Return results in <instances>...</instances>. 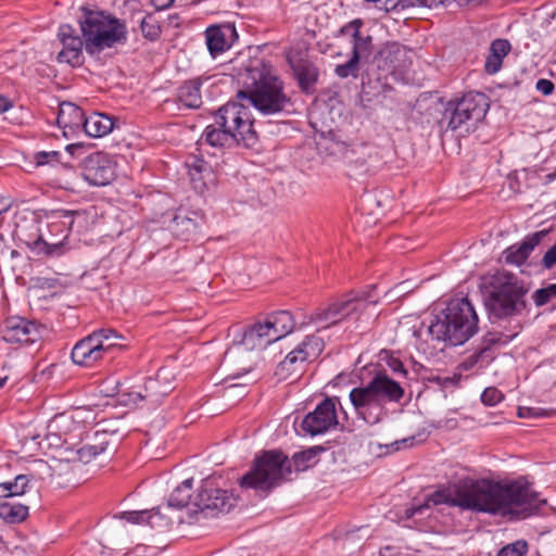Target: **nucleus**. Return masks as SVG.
Segmentation results:
<instances>
[{"label": "nucleus", "mask_w": 556, "mask_h": 556, "mask_svg": "<svg viewBox=\"0 0 556 556\" xmlns=\"http://www.w3.org/2000/svg\"><path fill=\"white\" fill-rule=\"evenodd\" d=\"M11 105V102L5 97L0 96V113L8 111Z\"/></svg>", "instance_id": "57"}, {"label": "nucleus", "mask_w": 556, "mask_h": 556, "mask_svg": "<svg viewBox=\"0 0 556 556\" xmlns=\"http://www.w3.org/2000/svg\"><path fill=\"white\" fill-rule=\"evenodd\" d=\"M7 380H8V376H3V377L0 376V388H2L5 384Z\"/></svg>", "instance_id": "61"}, {"label": "nucleus", "mask_w": 556, "mask_h": 556, "mask_svg": "<svg viewBox=\"0 0 556 556\" xmlns=\"http://www.w3.org/2000/svg\"><path fill=\"white\" fill-rule=\"evenodd\" d=\"M157 382L155 380L149 379L144 386V394L141 392H131L129 395L132 397V401L136 403L138 400H147L152 405L159 404L160 399L153 390L155 389Z\"/></svg>", "instance_id": "40"}, {"label": "nucleus", "mask_w": 556, "mask_h": 556, "mask_svg": "<svg viewBox=\"0 0 556 556\" xmlns=\"http://www.w3.org/2000/svg\"><path fill=\"white\" fill-rule=\"evenodd\" d=\"M83 215L84 213L80 211L58 210L52 212L49 217L50 222L48 228L52 237L60 236L61 238L59 240L51 239L48 241L43 239L42 236H39L33 243L27 242V244L33 245L34 249L38 250V252H43L46 255L58 253L73 228L75 217Z\"/></svg>", "instance_id": "10"}, {"label": "nucleus", "mask_w": 556, "mask_h": 556, "mask_svg": "<svg viewBox=\"0 0 556 556\" xmlns=\"http://www.w3.org/2000/svg\"><path fill=\"white\" fill-rule=\"evenodd\" d=\"M83 176L91 186H106L116 178L115 161L103 152H96L83 161Z\"/></svg>", "instance_id": "13"}, {"label": "nucleus", "mask_w": 556, "mask_h": 556, "mask_svg": "<svg viewBox=\"0 0 556 556\" xmlns=\"http://www.w3.org/2000/svg\"><path fill=\"white\" fill-rule=\"evenodd\" d=\"M510 51V43L506 39H495L490 47V53L504 59Z\"/></svg>", "instance_id": "47"}, {"label": "nucleus", "mask_w": 556, "mask_h": 556, "mask_svg": "<svg viewBox=\"0 0 556 556\" xmlns=\"http://www.w3.org/2000/svg\"><path fill=\"white\" fill-rule=\"evenodd\" d=\"M215 125L232 132L239 143L245 148H252L257 142L251 112L241 103L228 102L222 106L215 115Z\"/></svg>", "instance_id": "9"}, {"label": "nucleus", "mask_w": 556, "mask_h": 556, "mask_svg": "<svg viewBox=\"0 0 556 556\" xmlns=\"http://www.w3.org/2000/svg\"><path fill=\"white\" fill-rule=\"evenodd\" d=\"M61 153L59 151H41L34 155L37 166H42L52 163H59Z\"/></svg>", "instance_id": "45"}, {"label": "nucleus", "mask_w": 556, "mask_h": 556, "mask_svg": "<svg viewBox=\"0 0 556 556\" xmlns=\"http://www.w3.org/2000/svg\"><path fill=\"white\" fill-rule=\"evenodd\" d=\"M535 89L543 96H549L553 93L555 87L552 80L541 78L536 81Z\"/></svg>", "instance_id": "52"}, {"label": "nucleus", "mask_w": 556, "mask_h": 556, "mask_svg": "<svg viewBox=\"0 0 556 556\" xmlns=\"http://www.w3.org/2000/svg\"><path fill=\"white\" fill-rule=\"evenodd\" d=\"M363 24L361 18H356L343 25L339 30L341 35L352 37V55L361 61L367 60L372 52V38L361 31Z\"/></svg>", "instance_id": "20"}, {"label": "nucleus", "mask_w": 556, "mask_h": 556, "mask_svg": "<svg viewBox=\"0 0 556 556\" xmlns=\"http://www.w3.org/2000/svg\"><path fill=\"white\" fill-rule=\"evenodd\" d=\"M415 437H409L400 441L394 442L396 445V450H401L402 447L412 446L414 444Z\"/></svg>", "instance_id": "56"}, {"label": "nucleus", "mask_w": 556, "mask_h": 556, "mask_svg": "<svg viewBox=\"0 0 556 556\" xmlns=\"http://www.w3.org/2000/svg\"><path fill=\"white\" fill-rule=\"evenodd\" d=\"M237 38L236 27L231 23L212 25L205 30L206 46L213 58L228 50Z\"/></svg>", "instance_id": "17"}, {"label": "nucleus", "mask_w": 556, "mask_h": 556, "mask_svg": "<svg viewBox=\"0 0 556 556\" xmlns=\"http://www.w3.org/2000/svg\"><path fill=\"white\" fill-rule=\"evenodd\" d=\"M9 237L14 239L18 237V232L16 227H13L11 218L8 219V214H3L0 217V240L5 242Z\"/></svg>", "instance_id": "42"}, {"label": "nucleus", "mask_w": 556, "mask_h": 556, "mask_svg": "<svg viewBox=\"0 0 556 556\" xmlns=\"http://www.w3.org/2000/svg\"><path fill=\"white\" fill-rule=\"evenodd\" d=\"M309 321L323 327H329L340 323V314L334 302L330 303L327 307L318 308L313 315H311Z\"/></svg>", "instance_id": "35"}, {"label": "nucleus", "mask_w": 556, "mask_h": 556, "mask_svg": "<svg viewBox=\"0 0 556 556\" xmlns=\"http://www.w3.org/2000/svg\"><path fill=\"white\" fill-rule=\"evenodd\" d=\"M534 412V408H519V416L527 417Z\"/></svg>", "instance_id": "59"}, {"label": "nucleus", "mask_w": 556, "mask_h": 556, "mask_svg": "<svg viewBox=\"0 0 556 556\" xmlns=\"http://www.w3.org/2000/svg\"><path fill=\"white\" fill-rule=\"evenodd\" d=\"M392 368H393L394 371L406 372L404 367H403V364L400 361H395L394 364H392Z\"/></svg>", "instance_id": "58"}, {"label": "nucleus", "mask_w": 556, "mask_h": 556, "mask_svg": "<svg viewBox=\"0 0 556 556\" xmlns=\"http://www.w3.org/2000/svg\"><path fill=\"white\" fill-rule=\"evenodd\" d=\"M425 508H428V504H426L425 506L421 505V506L414 508V510L410 514H407V516L410 517L416 514H421Z\"/></svg>", "instance_id": "60"}, {"label": "nucleus", "mask_w": 556, "mask_h": 556, "mask_svg": "<svg viewBox=\"0 0 556 556\" xmlns=\"http://www.w3.org/2000/svg\"><path fill=\"white\" fill-rule=\"evenodd\" d=\"M532 300L538 307L549 303L556 305V283H551L535 290L532 294Z\"/></svg>", "instance_id": "37"}, {"label": "nucleus", "mask_w": 556, "mask_h": 556, "mask_svg": "<svg viewBox=\"0 0 556 556\" xmlns=\"http://www.w3.org/2000/svg\"><path fill=\"white\" fill-rule=\"evenodd\" d=\"M337 397H326L316 408L308 413L302 420L300 428L305 434L312 437L325 433L338 426Z\"/></svg>", "instance_id": "12"}, {"label": "nucleus", "mask_w": 556, "mask_h": 556, "mask_svg": "<svg viewBox=\"0 0 556 556\" xmlns=\"http://www.w3.org/2000/svg\"><path fill=\"white\" fill-rule=\"evenodd\" d=\"M43 328L35 321L22 317L5 319L1 333L9 343H34L41 338Z\"/></svg>", "instance_id": "15"}, {"label": "nucleus", "mask_w": 556, "mask_h": 556, "mask_svg": "<svg viewBox=\"0 0 556 556\" xmlns=\"http://www.w3.org/2000/svg\"><path fill=\"white\" fill-rule=\"evenodd\" d=\"M205 142L212 147L217 148H231L233 146H241L232 132H228L223 127L210 125L203 132Z\"/></svg>", "instance_id": "29"}, {"label": "nucleus", "mask_w": 556, "mask_h": 556, "mask_svg": "<svg viewBox=\"0 0 556 556\" xmlns=\"http://www.w3.org/2000/svg\"><path fill=\"white\" fill-rule=\"evenodd\" d=\"M29 478L26 475H18L13 481L0 483V500L12 498L26 493Z\"/></svg>", "instance_id": "33"}, {"label": "nucleus", "mask_w": 556, "mask_h": 556, "mask_svg": "<svg viewBox=\"0 0 556 556\" xmlns=\"http://www.w3.org/2000/svg\"><path fill=\"white\" fill-rule=\"evenodd\" d=\"M113 126V119L109 115L93 112L86 116L83 130L89 137L99 138L111 132Z\"/></svg>", "instance_id": "27"}, {"label": "nucleus", "mask_w": 556, "mask_h": 556, "mask_svg": "<svg viewBox=\"0 0 556 556\" xmlns=\"http://www.w3.org/2000/svg\"><path fill=\"white\" fill-rule=\"evenodd\" d=\"M292 77L303 93L313 94L319 79V68L311 59L303 56L300 51H289L286 54Z\"/></svg>", "instance_id": "14"}, {"label": "nucleus", "mask_w": 556, "mask_h": 556, "mask_svg": "<svg viewBox=\"0 0 556 556\" xmlns=\"http://www.w3.org/2000/svg\"><path fill=\"white\" fill-rule=\"evenodd\" d=\"M199 224L195 218L188 215L177 214L173 218V229L177 236H181L185 239L197 231Z\"/></svg>", "instance_id": "36"}, {"label": "nucleus", "mask_w": 556, "mask_h": 556, "mask_svg": "<svg viewBox=\"0 0 556 556\" xmlns=\"http://www.w3.org/2000/svg\"><path fill=\"white\" fill-rule=\"evenodd\" d=\"M242 89L238 98L248 100L264 115L289 112L292 99L285 91V83L270 63L263 59H250L238 72Z\"/></svg>", "instance_id": "4"}, {"label": "nucleus", "mask_w": 556, "mask_h": 556, "mask_svg": "<svg viewBox=\"0 0 556 556\" xmlns=\"http://www.w3.org/2000/svg\"><path fill=\"white\" fill-rule=\"evenodd\" d=\"M410 50L399 42H388L378 54L379 67L383 66L388 71H402L409 63Z\"/></svg>", "instance_id": "22"}, {"label": "nucleus", "mask_w": 556, "mask_h": 556, "mask_svg": "<svg viewBox=\"0 0 556 556\" xmlns=\"http://www.w3.org/2000/svg\"><path fill=\"white\" fill-rule=\"evenodd\" d=\"M547 230H540L528 235L520 243L507 248L503 255L507 264L520 266L527 262L533 250L547 236Z\"/></svg>", "instance_id": "19"}, {"label": "nucleus", "mask_w": 556, "mask_h": 556, "mask_svg": "<svg viewBox=\"0 0 556 556\" xmlns=\"http://www.w3.org/2000/svg\"><path fill=\"white\" fill-rule=\"evenodd\" d=\"M8 208L7 207H2L0 208V217L3 215V214H8Z\"/></svg>", "instance_id": "62"}, {"label": "nucleus", "mask_w": 556, "mask_h": 556, "mask_svg": "<svg viewBox=\"0 0 556 556\" xmlns=\"http://www.w3.org/2000/svg\"><path fill=\"white\" fill-rule=\"evenodd\" d=\"M193 479H186L181 484H179L169 495L168 497V506L175 508H184L186 507L191 500V491H192Z\"/></svg>", "instance_id": "34"}, {"label": "nucleus", "mask_w": 556, "mask_h": 556, "mask_svg": "<svg viewBox=\"0 0 556 556\" xmlns=\"http://www.w3.org/2000/svg\"><path fill=\"white\" fill-rule=\"evenodd\" d=\"M79 24L84 39L68 24L59 27L58 38L62 43V50L58 53L56 60L60 63H67L73 67L80 66L85 60L84 47L88 54L94 55L116 43H124L127 39L125 24L103 12L87 11Z\"/></svg>", "instance_id": "3"}, {"label": "nucleus", "mask_w": 556, "mask_h": 556, "mask_svg": "<svg viewBox=\"0 0 556 556\" xmlns=\"http://www.w3.org/2000/svg\"><path fill=\"white\" fill-rule=\"evenodd\" d=\"M201 85L202 81L200 78L186 81L178 89L179 102L188 109L200 108L202 104Z\"/></svg>", "instance_id": "28"}, {"label": "nucleus", "mask_w": 556, "mask_h": 556, "mask_svg": "<svg viewBox=\"0 0 556 556\" xmlns=\"http://www.w3.org/2000/svg\"><path fill=\"white\" fill-rule=\"evenodd\" d=\"M542 266L551 269L556 266V243L544 254L542 258Z\"/></svg>", "instance_id": "51"}, {"label": "nucleus", "mask_w": 556, "mask_h": 556, "mask_svg": "<svg viewBox=\"0 0 556 556\" xmlns=\"http://www.w3.org/2000/svg\"><path fill=\"white\" fill-rule=\"evenodd\" d=\"M478 315L467 298L452 300L428 326L432 339L450 345H462L478 331Z\"/></svg>", "instance_id": "6"}, {"label": "nucleus", "mask_w": 556, "mask_h": 556, "mask_svg": "<svg viewBox=\"0 0 556 556\" xmlns=\"http://www.w3.org/2000/svg\"><path fill=\"white\" fill-rule=\"evenodd\" d=\"M503 397L502 392L494 387L486 388L481 394L482 403L489 406L498 404Z\"/></svg>", "instance_id": "46"}, {"label": "nucleus", "mask_w": 556, "mask_h": 556, "mask_svg": "<svg viewBox=\"0 0 556 556\" xmlns=\"http://www.w3.org/2000/svg\"><path fill=\"white\" fill-rule=\"evenodd\" d=\"M86 147L84 143H72L66 146V151L73 156H80L84 153Z\"/></svg>", "instance_id": "53"}, {"label": "nucleus", "mask_w": 556, "mask_h": 556, "mask_svg": "<svg viewBox=\"0 0 556 556\" xmlns=\"http://www.w3.org/2000/svg\"><path fill=\"white\" fill-rule=\"evenodd\" d=\"M73 425V420L70 416L65 414H61L59 416H55L50 425V429L61 430V428Z\"/></svg>", "instance_id": "50"}, {"label": "nucleus", "mask_w": 556, "mask_h": 556, "mask_svg": "<svg viewBox=\"0 0 556 556\" xmlns=\"http://www.w3.org/2000/svg\"><path fill=\"white\" fill-rule=\"evenodd\" d=\"M359 62L361 60L356 59V56L351 55L348 62H345L344 64H338L334 67V74L342 79L348 78L350 76L353 78H357L359 72Z\"/></svg>", "instance_id": "38"}, {"label": "nucleus", "mask_w": 556, "mask_h": 556, "mask_svg": "<svg viewBox=\"0 0 556 556\" xmlns=\"http://www.w3.org/2000/svg\"><path fill=\"white\" fill-rule=\"evenodd\" d=\"M28 516V506L8 501L0 502V518L9 523H20Z\"/></svg>", "instance_id": "31"}, {"label": "nucleus", "mask_w": 556, "mask_h": 556, "mask_svg": "<svg viewBox=\"0 0 556 556\" xmlns=\"http://www.w3.org/2000/svg\"><path fill=\"white\" fill-rule=\"evenodd\" d=\"M528 544L526 541H517L504 546L497 556H523L527 553Z\"/></svg>", "instance_id": "43"}, {"label": "nucleus", "mask_w": 556, "mask_h": 556, "mask_svg": "<svg viewBox=\"0 0 556 556\" xmlns=\"http://www.w3.org/2000/svg\"><path fill=\"white\" fill-rule=\"evenodd\" d=\"M121 384L118 381L113 379H108L101 384V392L105 396H114L119 392Z\"/></svg>", "instance_id": "49"}, {"label": "nucleus", "mask_w": 556, "mask_h": 556, "mask_svg": "<svg viewBox=\"0 0 556 556\" xmlns=\"http://www.w3.org/2000/svg\"><path fill=\"white\" fill-rule=\"evenodd\" d=\"M321 451L323 447L319 446L311 447L295 453L291 460L278 451L264 452L254 460L253 467L240 478L239 485L245 490L252 489L264 496L287 479L292 471V465L295 471H304L316 463V457Z\"/></svg>", "instance_id": "5"}, {"label": "nucleus", "mask_w": 556, "mask_h": 556, "mask_svg": "<svg viewBox=\"0 0 556 556\" xmlns=\"http://www.w3.org/2000/svg\"><path fill=\"white\" fill-rule=\"evenodd\" d=\"M151 2L156 10H164L167 9L174 0H151Z\"/></svg>", "instance_id": "55"}, {"label": "nucleus", "mask_w": 556, "mask_h": 556, "mask_svg": "<svg viewBox=\"0 0 556 556\" xmlns=\"http://www.w3.org/2000/svg\"><path fill=\"white\" fill-rule=\"evenodd\" d=\"M295 358L296 356H291L289 353L285 359L276 366L274 375L279 381L290 378L295 380L304 370V367Z\"/></svg>", "instance_id": "32"}, {"label": "nucleus", "mask_w": 556, "mask_h": 556, "mask_svg": "<svg viewBox=\"0 0 556 556\" xmlns=\"http://www.w3.org/2000/svg\"><path fill=\"white\" fill-rule=\"evenodd\" d=\"M529 289L517 276L507 271H497L490 279L484 304L492 324L482 338L481 349L471 357L481 366L493 359L491 348L505 345L522 330L521 316L527 309L526 295Z\"/></svg>", "instance_id": "2"}, {"label": "nucleus", "mask_w": 556, "mask_h": 556, "mask_svg": "<svg viewBox=\"0 0 556 556\" xmlns=\"http://www.w3.org/2000/svg\"><path fill=\"white\" fill-rule=\"evenodd\" d=\"M489 110V99L482 92H468L460 99L450 101L445 108L443 119L447 121L446 129L455 131L460 128L469 130L471 125L480 122Z\"/></svg>", "instance_id": "8"}, {"label": "nucleus", "mask_w": 556, "mask_h": 556, "mask_svg": "<svg viewBox=\"0 0 556 556\" xmlns=\"http://www.w3.org/2000/svg\"><path fill=\"white\" fill-rule=\"evenodd\" d=\"M119 518L131 523H142L146 521L152 528H165L170 525V520L163 517L161 513L155 509L123 511Z\"/></svg>", "instance_id": "25"}, {"label": "nucleus", "mask_w": 556, "mask_h": 556, "mask_svg": "<svg viewBox=\"0 0 556 556\" xmlns=\"http://www.w3.org/2000/svg\"><path fill=\"white\" fill-rule=\"evenodd\" d=\"M371 303H375V301H371V295L365 292L350 293L334 301L341 321L346 319L359 320Z\"/></svg>", "instance_id": "21"}, {"label": "nucleus", "mask_w": 556, "mask_h": 556, "mask_svg": "<svg viewBox=\"0 0 556 556\" xmlns=\"http://www.w3.org/2000/svg\"><path fill=\"white\" fill-rule=\"evenodd\" d=\"M403 395V388L386 372L380 371L365 387L352 389L350 401L359 418L369 425H376L387 415L384 404L399 402Z\"/></svg>", "instance_id": "7"}, {"label": "nucleus", "mask_w": 556, "mask_h": 556, "mask_svg": "<svg viewBox=\"0 0 556 556\" xmlns=\"http://www.w3.org/2000/svg\"><path fill=\"white\" fill-rule=\"evenodd\" d=\"M428 503L519 520L539 514L546 500L539 498L538 493L521 481L502 483L465 478L433 492Z\"/></svg>", "instance_id": "1"}, {"label": "nucleus", "mask_w": 556, "mask_h": 556, "mask_svg": "<svg viewBox=\"0 0 556 556\" xmlns=\"http://www.w3.org/2000/svg\"><path fill=\"white\" fill-rule=\"evenodd\" d=\"M190 182L198 192H204L215 182V174L210 164L198 155H189L185 162Z\"/></svg>", "instance_id": "18"}, {"label": "nucleus", "mask_w": 556, "mask_h": 556, "mask_svg": "<svg viewBox=\"0 0 556 556\" xmlns=\"http://www.w3.org/2000/svg\"><path fill=\"white\" fill-rule=\"evenodd\" d=\"M502 63V59L490 53L485 60L484 70L488 74L493 75L501 70Z\"/></svg>", "instance_id": "48"}, {"label": "nucleus", "mask_w": 556, "mask_h": 556, "mask_svg": "<svg viewBox=\"0 0 556 556\" xmlns=\"http://www.w3.org/2000/svg\"><path fill=\"white\" fill-rule=\"evenodd\" d=\"M86 116L84 111L72 102H61L56 123L60 128L64 129V135L67 136L66 129L71 132L83 129Z\"/></svg>", "instance_id": "24"}, {"label": "nucleus", "mask_w": 556, "mask_h": 556, "mask_svg": "<svg viewBox=\"0 0 556 556\" xmlns=\"http://www.w3.org/2000/svg\"><path fill=\"white\" fill-rule=\"evenodd\" d=\"M140 27L143 36L150 40L157 39L161 34L160 26L151 15H147L142 18Z\"/></svg>", "instance_id": "41"}, {"label": "nucleus", "mask_w": 556, "mask_h": 556, "mask_svg": "<svg viewBox=\"0 0 556 556\" xmlns=\"http://www.w3.org/2000/svg\"><path fill=\"white\" fill-rule=\"evenodd\" d=\"M265 320L275 330L277 340L289 334L295 327L294 318L288 311L273 313Z\"/></svg>", "instance_id": "30"}, {"label": "nucleus", "mask_w": 556, "mask_h": 556, "mask_svg": "<svg viewBox=\"0 0 556 556\" xmlns=\"http://www.w3.org/2000/svg\"><path fill=\"white\" fill-rule=\"evenodd\" d=\"M323 349V342L318 337L307 336L291 352V356H296V361L305 367V363L314 361Z\"/></svg>", "instance_id": "26"}, {"label": "nucleus", "mask_w": 556, "mask_h": 556, "mask_svg": "<svg viewBox=\"0 0 556 556\" xmlns=\"http://www.w3.org/2000/svg\"><path fill=\"white\" fill-rule=\"evenodd\" d=\"M90 336H97L98 341H101L102 345H110V350L115 345V343L112 342V340L121 338V336L114 329L111 328L96 330L92 333H90Z\"/></svg>", "instance_id": "44"}, {"label": "nucleus", "mask_w": 556, "mask_h": 556, "mask_svg": "<svg viewBox=\"0 0 556 556\" xmlns=\"http://www.w3.org/2000/svg\"><path fill=\"white\" fill-rule=\"evenodd\" d=\"M106 443H99V444H85L83 445L78 451L77 455L80 462L83 463H89L91 462L96 456L102 454L106 450Z\"/></svg>", "instance_id": "39"}, {"label": "nucleus", "mask_w": 556, "mask_h": 556, "mask_svg": "<svg viewBox=\"0 0 556 556\" xmlns=\"http://www.w3.org/2000/svg\"><path fill=\"white\" fill-rule=\"evenodd\" d=\"M276 341L278 340L275 330L265 320L264 323L257 321L249 327L243 332L239 344L243 345L247 350H255L264 349Z\"/></svg>", "instance_id": "23"}, {"label": "nucleus", "mask_w": 556, "mask_h": 556, "mask_svg": "<svg viewBox=\"0 0 556 556\" xmlns=\"http://www.w3.org/2000/svg\"><path fill=\"white\" fill-rule=\"evenodd\" d=\"M460 7H477L485 2L486 0H454Z\"/></svg>", "instance_id": "54"}, {"label": "nucleus", "mask_w": 556, "mask_h": 556, "mask_svg": "<svg viewBox=\"0 0 556 556\" xmlns=\"http://www.w3.org/2000/svg\"><path fill=\"white\" fill-rule=\"evenodd\" d=\"M109 351L110 345H102L97 336L89 334L74 345L71 357L79 366L91 367L101 361Z\"/></svg>", "instance_id": "16"}, {"label": "nucleus", "mask_w": 556, "mask_h": 556, "mask_svg": "<svg viewBox=\"0 0 556 556\" xmlns=\"http://www.w3.org/2000/svg\"><path fill=\"white\" fill-rule=\"evenodd\" d=\"M237 504L236 496L228 490L205 480L201 484L193 505L204 517H218L228 514Z\"/></svg>", "instance_id": "11"}]
</instances>
